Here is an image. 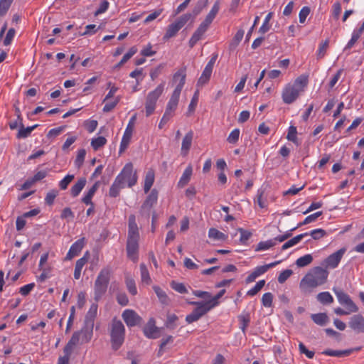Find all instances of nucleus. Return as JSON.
<instances>
[{"mask_svg": "<svg viewBox=\"0 0 364 364\" xmlns=\"http://www.w3.org/2000/svg\"><path fill=\"white\" fill-rule=\"evenodd\" d=\"M110 338L112 348L118 350L124 341L125 328L122 322L119 320L113 319L110 328Z\"/></svg>", "mask_w": 364, "mask_h": 364, "instance_id": "nucleus-5", "label": "nucleus"}, {"mask_svg": "<svg viewBox=\"0 0 364 364\" xmlns=\"http://www.w3.org/2000/svg\"><path fill=\"white\" fill-rule=\"evenodd\" d=\"M125 283L128 291L133 296L136 295L137 294V289L134 279L129 276H127L125 279Z\"/></svg>", "mask_w": 364, "mask_h": 364, "instance_id": "nucleus-39", "label": "nucleus"}, {"mask_svg": "<svg viewBox=\"0 0 364 364\" xmlns=\"http://www.w3.org/2000/svg\"><path fill=\"white\" fill-rule=\"evenodd\" d=\"M122 317L128 327L137 326L142 321L141 317L132 309H125Z\"/></svg>", "mask_w": 364, "mask_h": 364, "instance_id": "nucleus-11", "label": "nucleus"}, {"mask_svg": "<svg viewBox=\"0 0 364 364\" xmlns=\"http://www.w3.org/2000/svg\"><path fill=\"white\" fill-rule=\"evenodd\" d=\"M124 188V185L120 182V181L115 178L109 191V196L116 198L119 196L120 190Z\"/></svg>", "mask_w": 364, "mask_h": 364, "instance_id": "nucleus-29", "label": "nucleus"}, {"mask_svg": "<svg viewBox=\"0 0 364 364\" xmlns=\"http://www.w3.org/2000/svg\"><path fill=\"white\" fill-rule=\"evenodd\" d=\"M317 300L322 304H330L333 302V298L328 291L319 293L316 296Z\"/></svg>", "mask_w": 364, "mask_h": 364, "instance_id": "nucleus-34", "label": "nucleus"}, {"mask_svg": "<svg viewBox=\"0 0 364 364\" xmlns=\"http://www.w3.org/2000/svg\"><path fill=\"white\" fill-rule=\"evenodd\" d=\"M173 341V338L172 336H168L166 338H162L161 341V344L159 346V350L158 351V356H161L164 353V349L165 346L170 343Z\"/></svg>", "mask_w": 364, "mask_h": 364, "instance_id": "nucleus-54", "label": "nucleus"}, {"mask_svg": "<svg viewBox=\"0 0 364 364\" xmlns=\"http://www.w3.org/2000/svg\"><path fill=\"white\" fill-rule=\"evenodd\" d=\"M77 345L82 344L79 333L75 331L73 333L72 337L64 347V349L66 350V352H70L73 353V349Z\"/></svg>", "mask_w": 364, "mask_h": 364, "instance_id": "nucleus-24", "label": "nucleus"}, {"mask_svg": "<svg viewBox=\"0 0 364 364\" xmlns=\"http://www.w3.org/2000/svg\"><path fill=\"white\" fill-rule=\"evenodd\" d=\"M143 332L148 338L154 339L160 336L159 329L156 326L155 320L152 318L149 320L144 327Z\"/></svg>", "mask_w": 364, "mask_h": 364, "instance_id": "nucleus-14", "label": "nucleus"}, {"mask_svg": "<svg viewBox=\"0 0 364 364\" xmlns=\"http://www.w3.org/2000/svg\"><path fill=\"white\" fill-rule=\"evenodd\" d=\"M353 349H348L343 350H335L331 349H326L323 350L321 353L328 355V356H334V357H345L350 355L353 352Z\"/></svg>", "mask_w": 364, "mask_h": 364, "instance_id": "nucleus-26", "label": "nucleus"}, {"mask_svg": "<svg viewBox=\"0 0 364 364\" xmlns=\"http://www.w3.org/2000/svg\"><path fill=\"white\" fill-rule=\"evenodd\" d=\"M272 17V12L269 13L266 16V17H265V18H264L262 26L259 28V32L260 33L264 34L265 33H267V31H269V29H270L269 21H270Z\"/></svg>", "mask_w": 364, "mask_h": 364, "instance_id": "nucleus-43", "label": "nucleus"}, {"mask_svg": "<svg viewBox=\"0 0 364 364\" xmlns=\"http://www.w3.org/2000/svg\"><path fill=\"white\" fill-rule=\"evenodd\" d=\"M158 200V191L156 189H153L146 197L145 201L141 205V213H146L148 216L149 212L154 205L157 203Z\"/></svg>", "mask_w": 364, "mask_h": 364, "instance_id": "nucleus-12", "label": "nucleus"}, {"mask_svg": "<svg viewBox=\"0 0 364 364\" xmlns=\"http://www.w3.org/2000/svg\"><path fill=\"white\" fill-rule=\"evenodd\" d=\"M243 36H244V31L242 29L238 30L237 31V33H235V36L233 37V38L230 44V47L231 48H236L239 45L240 41H242Z\"/></svg>", "mask_w": 364, "mask_h": 364, "instance_id": "nucleus-45", "label": "nucleus"}, {"mask_svg": "<svg viewBox=\"0 0 364 364\" xmlns=\"http://www.w3.org/2000/svg\"><path fill=\"white\" fill-rule=\"evenodd\" d=\"M314 322L320 326H324L328 321V316L325 313H318L311 315Z\"/></svg>", "mask_w": 364, "mask_h": 364, "instance_id": "nucleus-36", "label": "nucleus"}, {"mask_svg": "<svg viewBox=\"0 0 364 364\" xmlns=\"http://www.w3.org/2000/svg\"><path fill=\"white\" fill-rule=\"evenodd\" d=\"M107 143V139L104 136H98L93 139L91 141V146L94 150L97 151Z\"/></svg>", "mask_w": 364, "mask_h": 364, "instance_id": "nucleus-46", "label": "nucleus"}, {"mask_svg": "<svg viewBox=\"0 0 364 364\" xmlns=\"http://www.w3.org/2000/svg\"><path fill=\"white\" fill-rule=\"evenodd\" d=\"M308 233V235H311L314 240H319L326 235V232L321 228L312 230Z\"/></svg>", "mask_w": 364, "mask_h": 364, "instance_id": "nucleus-56", "label": "nucleus"}, {"mask_svg": "<svg viewBox=\"0 0 364 364\" xmlns=\"http://www.w3.org/2000/svg\"><path fill=\"white\" fill-rule=\"evenodd\" d=\"M214 63H215L214 58L210 59V61L207 63L200 77H199V79L198 80V82H197L198 86H203L209 81L211 74H212V72H213Z\"/></svg>", "mask_w": 364, "mask_h": 364, "instance_id": "nucleus-16", "label": "nucleus"}, {"mask_svg": "<svg viewBox=\"0 0 364 364\" xmlns=\"http://www.w3.org/2000/svg\"><path fill=\"white\" fill-rule=\"evenodd\" d=\"M238 318L240 323V328L245 333L250 321V316L249 314L240 315Z\"/></svg>", "mask_w": 364, "mask_h": 364, "instance_id": "nucleus-58", "label": "nucleus"}, {"mask_svg": "<svg viewBox=\"0 0 364 364\" xmlns=\"http://www.w3.org/2000/svg\"><path fill=\"white\" fill-rule=\"evenodd\" d=\"M273 295L270 292L263 294L262 297V304L265 307H270L272 305Z\"/></svg>", "mask_w": 364, "mask_h": 364, "instance_id": "nucleus-57", "label": "nucleus"}, {"mask_svg": "<svg viewBox=\"0 0 364 364\" xmlns=\"http://www.w3.org/2000/svg\"><path fill=\"white\" fill-rule=\"evenodd\" d=\"M77 332L79 333L81 344L89 343L93 335V322L92 321L90 323L87 322L85 326Z\"/></svg>", "mask_w": 364, "mask_h": 364, "instance_id": "nucleus-17", "label": "nucleus"}, {"mask_svg": "<svg viewBox=\"0 0 364 364\" xmlns=\"http://www.w3.org/2000/svg\"><path fill=\"white\" fill-rule=\"evenodd\" d=\"M85 245V238L82 237L75 241L70 247L68 252L66 255L65 259L70 260L74 257L77 256L82 250Z\"/></svg>", "mask_w": 364, "mask_h": 364, "instance_id": "nucleus-18", "label": "nucleus"}, {"mask_svg": "<svg viewBox=\"0 0 364 364\" xmlns=\"http://www.w3.org/2000/svg\"><path fill=\"white\" fill-rule=\"evenodd\" d=\"M15 35H16V31L14 28H11L9 29V31H7V33L6 35V37L4 39V45L5 46H9L12 43Z\"/></svg>", "mask_w": 364, "mask_h": 364, "instance_id": "nucleus-59", "label": "nucleus"}, {"mask_svg": "<svg viewBox=\"0 0 364 364\" xmlns=\"http://www.w3.org/2000/svg\"><path fill=\"white\" fill-rule=\"evenodd\" d=\"M307 84L308 76L304 75L299 76L292 83H287L282 92L283 102L287 105L294 102L304 91Z\"/></svg>", "mask_w": 364, "mask_h": 364, "instance_id": "nucleus-3", "label": "nucleus"}, {"mask_svg": "<svg viewBox=\"0 0 364 364\" xmlns=\"http://www.w3.org/2000/svg\"><path fill=\"white\" fill-rule=\"evenodd\" d=\"M240 133V132L239 129H234L228 135L227 141L230 144H236L239 140Z\"/></svg>", "mask_w": 364, "mask_h": 364, "instance_id": "nucleus-53", "label": "nucleus"}, {"mask_svg": "<svg viewBox=\"0 0 364 364\" xmlns=\"http://www.w3.org/2000/svg\"><path fill=\"white\" fill-rule=\"evenodd\" d=\"M362 33H363L360 31H359L358 29L354 30L352 33L351 38L348 42L346 46V49H350V48H352L354 46V44L355 43V42L360 38Z\"/></svg>", "mask_w": 364, "mask_h": 364, "instance_id": "nucleus-48", "label": "nucleus"}, {"mask_svg": "<svg viewBox=\"0 0 364 364\" xmlns=\"http://www.w3.org/2000/svg\"><path fill=\"white\" fill-rule=\"evenodd\" d=\"M58 195V191L57 190L53 189L48 191L45 197V203L48 205H52L54 203V200L57 196Z\"/></svg>", "mask_w": 364, "mask_h": 364, "instance_id": "nucleus-49", "label": "nucleus"}, {"mask_svg": "<svg viewBox=\"0 0 364 364\" xmlns=\"http://www.w3.org/2000/svg\"><path fill=\"white\" fill-rule=\"evenodd\" d=\"M171 287L176 291L180 294H186L188 292V289L183 283L172 281L171 283Z\"/></svg>", "mask_w": 364, "mask_h": 364, "instance_id": "nucleus-50", "label": "nucleus"}, {"mask_svg": "<svg viewBox=\"0 0 364 364\" xmlns=\"http://www.w3.org/2000/svg\"><path fill=\"white\" fill-rule=\"evenodd\" d=\"M193 174V167L191 164H189L184 170L182 176H181L178 182V187L183 188L186 186L191 180Z\"/></svg>", "mask_w": 364, "mask_h": 364, "instance_id": "nucleus-23", "label": "nucleus"}, {"mask_svg": "<svg viewBox=\"0 0 364 364\" xmlns=\"http://www.w3.org/2000/svg\"><path fill=\"white\" fill-rule=\"evenodd\" d=\"M87 183L86 178L82 177L77 180V181L70 188V195L75 198L82 191V190L84 188Z\"/></svg>", "mask_w": 364, "mask_h": 364, "instance_id": "nucleus-25", "label": "nucleus"}, {"mask_svg": "<svg viewBox=\"0 0 364 364\" xmlns=\"http://www.w3.org/2000/svg\"><path fill=\"white\" fill-rule=\"evenodd\" d=\"M74 179V175L68 174L65 176L60 182L59 187L61 190H66L68 186L71 183V181Z\"/></svg>", "mask_w": 364, "mask_h": 364, "instance_id": "nucleus-51", "label": "nucleus"}, {"mask_svg": "<svg viewBox=\"0 0 364 364\" xmlns=\"http://www.w3.org/2000/svg\"><path fill=\"white\" fill-rule=\"evenodd\" d=\"M328 276L327 270L321 267H314L301 279L299 288L303 293H309L313 289L326 283Z\"/></svg>", "mask_w": 364, "mask_h": 364, "instance_id": "nucleus-1", "label": "nucleus"}, {"mask_svg": "<svg viewBox=\"0 0 364 364\" xmlns=\"http://www.w3.org/2000/svg\"><path fill=\"white\" fill-rule=\"evenodd\" d=\"M141 281L142 283L149 285L151 283V279L146 266L141 263L140 264Z\"/></svg>", "mask_w": 364, "mask_h": 364, "instance_id": "nucleus-32", "label": "nucleus"}, {"mask_svg": "<svg viewBox=\"0 0 364 364\" xmlns=\"http://www.w3.org/2000/svg\"><path fill=\"white\" fill-rule=\"evenodd\" d=\"M153 289L161 304H165V305L168 304V303H169L168 296H167L166 293L161 288H160L158 286H154Z\"/></svg>", "mask_w": 364, "mask_h": 364, "instance_id": "nucleus-31", "label": "nucleus"}, {"mask_svg": "<svg viewBox=\"0 0 364 364\" xmlns=\"http://www.w3.org/2000/svg\"><path fill=\"white\" fill-rule=\"evenodd\" d=\"M310 14V8L309 6H304L300 10L299 14V22L304 23L306 21L307 16Z\"/></svg>", "mask_w": 364, "mask_h": 364, "instance_id": "nucleus-62", "label": "nucleus"}, {"mask_svg": "<svg viewBox=\"0 0 364 364\" xmlns=\"http://www.w3.org/2000/svg\"><path fill=\"white\" fill-rule=\"evenodd\" d=\"M333 291L336 294L338 302L342 305H345L348 310H350V311L352 312H357L358 311V308L355 304L343 290L333 288Z\"/></svg>", "mask_w": 364, "mask_h": 364, "instance_id": "nucleus-10", "label": "nucleus"}, {"mask_svg": "<svg viewBox=\"0 0 364 364\" xmlns=\"http://www.w3.org/2000/svg\"><path fill=\"white\" fill-rule=\"evenodd\" d=\"M191 18L192 14L187 13L182 15L173 23L168 25L166 33L164 36V40H168L174 37Z\"/></svg>", "mask_w": 364, "mask_h": 364, "instance_id": "nucleus-8", "label": "nucleus"}, {"mask_svg": "<svg viewBox=\"0 0 364 364\" xmlns=\"http://www.w3.org/2000/svg\"><path fill=\"white\" fill-rule=\"evenodd\" d=\"M186 77V74L185 69H180L173 75V82L176 83L175 89L179 88V92H181V90L185 85Z\"/></svg>", "mask_w": 364, "mask_h": 364, "instance_id": "nucleus-21", "label": "nucleus"}, {"mask_svg": "<svg viewBox=\"0 0 364 364\" xmlns=\"http://www.w3.org/2000/svg\"><path fill=\"white\" fill-rule=\"evenodd\" d=\"M280 263V261H275L272 263L263 265V266H257L256 267L254 270L252 271L258 277L262 274H264L265 272L268 271L269 269L274 267L278 264Z\"/></svg>", "mask_w": 364, "mask_h": 364, "instance_id": "nucleus-28", "label": "nucleus"}, {"mask_svg": "<svg viewBox=\"0 0 364 364\" xmlns=\"http://www.w3.org/2000/svg\"><path fill=\"white\" fill-rule=\"evenodd\" d=\"M111 274V269L107 267L102 268L95 282V299L98 301L105 294L109 284Z\"/></svg>", "mask_w": 364, "mask_h": 364, "instance_id": "nucleus-4", "label": "nucleus"}, {"mask_svg": "<svg viewBox=\"0 0 364 364\" xmlns=\"http://www.w3.org/2000/svg\"><path fill=\"white\" fill-rule=\"evenodd\" d=\"M193 138V131H189L188 133L186 134L184 136L182 144H181V155L183 156H186L191 147L192 141Z\"/></svg>", "mask_w": 364, "mask_h": 364, "instance_id": "nucleus-20", "label": "nucleus"}, {"mask_svg": "<svg viewBox=\"0 0 364 364\" xmlns=\"http://www.w3.org/2000/svg\"><path fill=\"white\" fill-rule=\"evenodd\" d=\"M308 235V232L302 233L289 240L282 246V250H286L297 245L305 236H307Z\"/></svg>", "mask_w": 364, "mask_h": 364, "instance_id": "nucleus-27", "label": "nucleus"}, {"mask_svg": "<svg viewBox=\"0 0 364 364\" xmlns=\"http://www.w3.org/2000/svg\"><path fill=\"white\" fill-rule=\"evenodd\" d=\"M86 155V151L84 149H80L77 151V154L75 161V166L78 168H80L85 160Z\"/></svg>", "mask_w": 364, "mask_h": 364, "instance_id": "nucleus-55", "label": "nucleus"}, {"mask_svg": "<svg viewBox=\"0 0 364 364\" xmlns=\"http://www.w3.org/2000/svg\"><path fill=\"white\" fill-rule=\"evenodd\" d=\"M225 289L220 290L215 296L205 301V303L212 309L213 308L218 305V299L221 298L225 294Z\"/></svg>", "mask_w": 364, "mask_h": 364, "instance_id": "nucleus-42", "label": "nucleus"}, {"mask_svg": "<svg viewBox=\"0 0 364 364\" xmlns=\"http://www.w3.org/2000/svg\"><path fill=\"white\" fill-rule=\"evenodd\" d=\"M328 43H329V41L328 39H326V41H324L319 45L318 50H317V58H322L324 57V55H326L327 48L328 47Z\"/></svg>", "mask_w": 364, "mask_h": 364, "instance_id": "nucleus-52", "label": "nucleus"}, {"mask_svg": "<svg viewBox=\"0 0 364 364\" xmlns=\"http://www.w3.org/2000/svg\"><path fill=\"white\" fill-rule=\"evenodd\" d=\"M299 350L301 353L304 354L308 358L311 359L314 356V352L308 350L302 342L299 343Z\"/></svg>", "mask_w": 364, "mask_h": 364, "instance_id": "nucleus-64", "label": "nucleus"}, {"mask_svg": "<svg viewBox=\"0 0 364 364\" xmlns=\"http://www.w3.org/2000/svg\"><path fill=\"white\" fill-rule=\"evenodd\" d=\"M38 127V124H35L31 127H28L25 128L23 126H21L18 130L17 137L18 138H26L28 137L33 130H34Z\"/></svg>", "mask_w": 364, "mask_h": 364, "instance_id": "nucleus-41", "label": "nucleus"}, {"mask_svg": "<svg viewBox=\"0 0 364 364\" xmlns=\"http://www.w3.org/2000/svg\"><path fill=\"white\" fill-rule=\"evenodd\" d=\"M165 82L160 83L154 90L149 92L146 96L145 111L147 117L150 116L155 110L156 102L164 90Z\"/></svg>", "mask_w": 364, "mask_h": 364, "instance_id": "nucleus-7", "label": "nucleus"}, {"mask_svg": "<svg viewBox=\"0 0 364 364\" xmlns=\"http://www.w3.org/2000/svg\"><path fill=\"white\" fill-rule=\"evenodd\" d=\"M208 237L215 240L225 241L228 236L215 228H210L208 230Z\"/></svg>", "mask_w": 364, "mask_h": 364, "instance_id": "nucleus-30", "label": "nucleus"}, {"mask_svg": "<svg viewBox=\"0 0 364 364\" xmlns=\"http://www.w3.org/2000/svg\"><path fill=\"white\" fill-rule=\"evenodd\" d=\"M349 326L357 333L364 332V318L360 314L354 315L350 318Z\"/></svg>", "mask_w": 364, "mask_h": 364, "instance_id": "nucleus-19", "label": "nucleus"}, {"mask_svg": "<svg viewBox=\"0 0 364 364\" xmlns=\"http://www.w3.org/2000/svg\"><path fill=\"white\" fill-rule=\"evenodd\" d=\"M264 284H265V281L264 279L259 280V282H257V284L252 289H250L247 292V295L250 296H253L256 295L262 289V287L264 286Z\"/></svg>", "mask_w": 364, "mask_h": 364, "instance_id": "nucleus-47", "label": "nucleus"}, {"mask_svg": "<svg viewBox=\"0 0 364 364\" xmlns=\"http://www.w3.org/2000/svg\"><path fill=\"white\" fill-rule=\"evenodd\" d=\"M155 181V172L153 168H149L145 175L144 182V191L145 193H147L151 186H153Z\"/></svg>", "mask_w": 364, "mask_h": 364, "instance_id": "nucleus-22", "label": "nucleus"}, {"mask_svg": "<svg viewBox=\"0 0 364 364\" xmlns=\"http://www.w3.org/2000/svg\"><path fill=\"white\" fill-rule=\"evenodd\" d=\"M132 136V134L124 132V134L120 142L119 149V154L123 153L128 148L129 143L131 141Z\"/></svg>", "mask_w": 364, "mask_h": 364, "instance_id": "nucleus-35", "label": "nucleus"}, {"mask_svg": "<svg viewBox=\"0 0 364 364\" xmlns=\"http://www.w3.org/2000/svg\"><path fill=\"white\" fill-rule=\"evenodd\" d=\"M274 245H276V242H274V240H273V239L267 241H262L257 244L255 248V251L267 250L274 247Z\"/></svg>", "mask_w": 364, "mask_h": 364, "instance_id": "nucleus-40", "label": "nucleus"}, {"mask_svg": "<svg viewBox=\"0 0 364 364\" xmlns=\"http://www.w3.org/2000/svg\"><path fill=\"white\" fill-rule=\"evenodd\" d=\"M322 214V211H318L316 213L308 215L307 217H306L303 222L298 224L297 228L314 222ZM296 228V227L293 228L291 230H294Z\"/></svg>", "mask_w": 364, "mask_h": 364, "instance_id": "nucleus-38", "label": "nucleus"}, {"mask_svg": "<svg viewBox=\"0 0 364 364\" xmlns=\"http://www.w3.org/2000/svg\"><path fill=\"white\" fill-rule=\"evenodd\" d=\"M190 304L196 305V308L193 311L186 316V321L188 323H192L198 321L203 316L208 313L211 309L205 302L191 301Z\"/></svg>", "mask_w": 364, "mask_h": 364, "instance_id": "nucleus-9", "label": "nucleus"}, {"mask_svg": "<svg viewBox=\"0 0 364 364\" xmlns=\"http://www.w3.org/2000/svg\"><path fill=\"white\" fill-rule=\"evenodd\" d=\"M39 269L42 272L41 274L38 276V279L41 282H44L48 278L50 277L52 267L50 266L45 267L44 265L42 268H39Z\"/></svg>", "mask_w": 364, "mask_h": 364, "instance_id": "nucleus-44", "label": "nucleus"}, {"mask_svg": "<svg viewBox=\"0 0 364 364\" xmlns=\"http://www.w3.org/2000/svg\"><path fill=\"white\" fill-rule=\"evenodd\" d=\"M346 249L343 247L334 253L330 255L325 260L326 267L331 269L337 267L343 256L346 253Z\"/></svg>", "mask_w": 364, "mask_h": 364, "instance_id": "nucleus-13", "label": "nucleus"}, {"mask_svg": "<svg viewBox=\"0 0 364 364\" xmlns=\"http://www.w3.org/2000/svg\"><path fill=\"white\" fill-rule=\"evenodd\" d=\"M116 178L120 181L124 187L126 185L128 187L134 186L137 182L138 177L136 172L134 171L133 164L132 163L126 164Z\"/></svg>", "mask_w": 364, "mask_h": 364, "instance_id": "nucleus-6", "label": "nucleus"}, {"mask_svg": "<svg viewBox=\"0 0 364 364\" xmlns=\"http://www.w3.org/2000/svg\"><path fill=\"white\" fill-rule=\"evenodd\" d=\"M120 100H121V97L119 96H117V97L112 99L111 100H109L107 101H104L103 100V102L105 103V106L103 107V109H102L103 112H111L118 105V103L119 102Z\"/></svg>", "mask_w": 364, "mask_h": 364, "instance_id": "nucleus-33", "label": "nucleus"}, {"mask_svg": "<svg viewBox=\"0 0 364 364\" xmlns=\"http://www.w3.org/2000/svg\"><path fill=\"white\" fill-rule=\"evenodd\" d=\"M293 274L291 269H285L282 271L278 277V282L279 284L284 283Z\"/></svg>", "mask_w": 364, "mask_h": 364, "instance_id": "nucleus-60", "label": "nucleus"}, {"mask_svg": "<svg viewBox=\"0 0 364 364\" xmlns=\"http://www.w3.org/2000/svg\"><path fill=\"white\" fill-rule=\"evenodd\" d=\"M88 256H89V252H86L82 257L80 258L79 259H77L76 261L75 268L77 269L82 270L83 267L87 262Z\"/></svg>", "mask_w": 364, "mask_h": 364, "instance_id": "nucleus-63", "label": "nucleus"}, {"mask_svg": "<svg viewBox=\"0 0 364 364\" xmlns=\"http://www.w3.org/2000/svg\"><path fill=\"white\" fill-rule=\"evenodd\" d=\"M313 261V257L310 254L305 255L296 260V265L299 267H304L309 264H311Z\"/></svg>", "mask_w": 364, "mask_h": 364, "instance_id": "nucleus-37", "label": "nucleus"}, {"mask_svg": "<svg viewBox=\"0 0 364 364\" xmlns=\"http://www.w3.org/2000/svg\"><path fill=\"white\" fill-rule=\"evenodd\" d=\"M181 92L178 89H174L168 103L165 112L171 116H173L174 112L176 109L179 101Z\"/></svg>", "mask_w": 364, "mask_h": 364, "instance_id": "nucleus-15", "label": "nucleus"}, {"mask_svg": "<svg viewBox=\"0 0 364 364\" xmlns=\"http://www.w3.org/2000/svg\"><path fill=\"white\" fill-rule=\"evenodd\" d=\"M139 232L134 215H130L128 223V236L127 241V257L134 262L139 258Z\"/></svg>", "mask_w": 364, "mask_h": 364, "instance_id": "nucleus-2", "label": "nucleus"}, {"mask_svg": "<svg viewBox=\"0 0 364 364\" xmlns=\"http://www.w3.org/2000/svg\"><path fill=\"white\" fill-rule=\"evenodd\" d=\"M296 134H297L296 128L295 127L291 126L289 128L287 139L289 141H291L294 143H296L297 142Z\"/></svg>", "mask_w": 364, "mask_h": 364, "instance_id": "nucleus-61", "label": "nucleus"}]
</instances>
